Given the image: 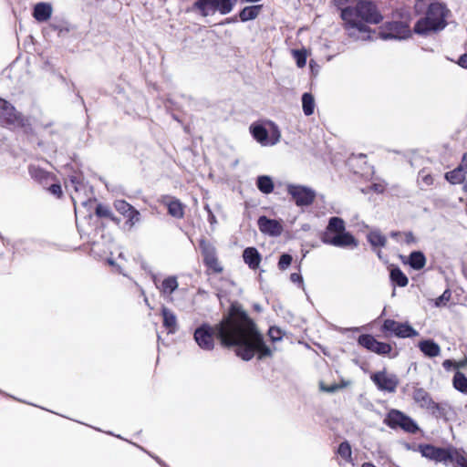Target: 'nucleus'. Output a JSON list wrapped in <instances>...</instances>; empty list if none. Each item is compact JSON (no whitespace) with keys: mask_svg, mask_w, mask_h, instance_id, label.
Instances as JSON below:
<instances>
[{"mask_svg":"<svg viewBox=\"0 0 467 467\" xmlns=\"http://www.w3.org/2000/svg\"><path fill=\"white\" fill-rule=\"evenodd\" d=\"M161 314L162 316L163 327L168 330L169 333H175L178 328L177 317L175 314L164 306L161 309Z\"/></svg>","mask_w":467,"mask_h":467,"instance_id":"obj_21","label":"nucleus"},{"mask_svg":"<svg viewBox=\"0 0 467 467\" xmlns=\"http://www.w3.org/2000/svg\"><path fill=\"white\" fill-rule=\"evenodd\" d=\"M466 177H445V179L451 184L463 183V189L467 192V180Z\"/></svg>","mask_w":467,"mask_h":467,"instance_id":"obj_47","label":"nucleus"},{"mask_svg":"<svg viewBox=\"0 0 467 467\" xmlns=\"http://www.w3.org/2000/svg\"><path fill=\"white\" fill-rule=\"evenodd\" d=\"M389 279L393 285H398L400 287H405L409 283L407 275L401 271V269L398 265H393L391 267L389 272Z\"/></svg>","mask_w":467,"mask_h":467,"instance_id":"obj_26","label":"nucleus"},{"mask_svg":"<svg viewBox=\"0 0 467 467\" xmlns=\"http://www.w3.org/2000/svg\"><path fill=\"white\" fill-rule=\"evenodd\" d=\"M367 240L372 247H384L387 238L379 230L370 231L367 234Z\"/></svg>","mask_w":467,"mask_h":467,"instance_id":"obj_29","label":"nucleus"},{"mask_svg":"<svg viewBox=\"0 0 467 467\" xmlns=\"http://www.w3.org/2000/svg\"><path fill=\"white\" fill-rule=\"evenodd\" d=\"M36 182L56 198L63 195L61 183L55 180L56 177H35Z\"/></svg>","mask_w":467,"mask_h":467,"instance_id":"obj_15","label":"nucleus"},{"mask_svg":"<svg viewBox=\"0 0 467 467\" xmlns=\"http://www.w3.org/2000/svg\"><path fill=\"white\" fill-rule=\"evenodd\" d=\"M349 383H350L349 381L341 380L340 384H338V385L340 386V389H343V388L348 386Z\"/></svg>","mask_w":467,"mask_h":467,"instance_id":"obj_61","label":"nucleus"},{"mask_svg":"<svg viewBox=\"0 0 467 467\" xmlns=\"http://www.w3.org/2000/svg\"><path fill=\"white\" fill-rule=\"evenodd\" d=\"M168 213L175 218H182L184 214L182 205L178 200L171 201L168 203Z\"/></svg>","mask_w":467,"mask_h":467,"instance_id":"obj_36","label":"nucleus"},{"mask_svg":"<svg viewBox=\"0 0 467 467\" xmlns=\"http://www.w3.org/2000/svg\"><path fill=\"white\" fill-rule=\"evenodd\" d=\"M451 296V292L450 289H445L444 292L435 299L434 306L436 307H441L446 306V304L450 301Z\"/></svg>","mask_w":467,"mask_h":467,"instance_id":"obj_42","label":"nucleus"},{"mask_svg":"<svg viewBox=\"0 0 467 467\" xmlns=\"http://www.w3.org/2000/svg\"><path fill=\"white\" fill-rule=\"evenodd\" d=\"M387 184L384 181L371 182V183L364 188H361L360 191L364 194H368L370 192H374L376 193H383L386 190Z\"/></svg>","mask_w":467,"mask_h":467,"instance_id":"obj_35","label":"nucleus"},{"mask_svg":"<svg viewBox=\"0 0 467 467\" xmlns=\"http://www.w3.org/2000/svg\"><path fill=\"white\" fill-rule=\"evenodd\" d=\"M302 107L305 115L310 116L314 113L315 99L310 93H304L302 96Z\"/></svg>","mask_w":467,"mask_h":467,"instance_id":"obj_34","label":"nucleus"},{"mask_svg":"<svg viewBox=\"0 0 467 467\" xmlns=\"http://www.w3.org/2000/svg\"><path fill=\"white\" fill-rule=\"evenodd\" d=\"M293 261V257L291 254L287 253H284L280 255L278 261V268L280 270H285L288 268Z\"/></svg>","mask_w":467,"mask_h":467,"instance_id":"obj_43","label":"nucleus"},{"mask_svg":"<svg viewBox=\"0 0 467 467\" xmlns=\"http://www.w3.org/2000/svg\"><path fill=\"white\" fill-rule=\"evenodd\" d=\"M287 192L292 196L297 206H308L313 203L316 192L306 186L289 184Z\"/></svg>","mask_w":467,"mask_h":467,"instance_id":"obj_10","label":"nucleus"},{"mask_svg":"<svg viewBox=\"0 0 467 467\" xmlns=\"http://www.w3.org/2000/svg\"><path fill=\"white\" fill-rule=\"evenodd\" d=\"M250 131L253 137L262 145L269 144L268 131L262 125L253 124L250 127Z\"/></svg>","mask_w":467,"mask_h":467,"instance_id":"obj_27","label":"nucleus"},{"mask_svg":"<svg viewBox=\"0 0 467 467\" xmlns=\"http://www.w3.org/2000/svg\"><path fill=\"white\" fill-rule=\"evenodd\" d=\"M437 451V446H434L432 444L429 443H421L418 446V451L420 452L421 456L430 460L433 461L435 460V453Z\"/></svg>","mask_w":467,"mask_h":467,"instance_id":"obj_33","label":"nucleus"},{"mask_svg":"<svg viewBox=\"0 0 467 467\" xmlns=\"http://www.w3.org/2000/svg\"><path fill=\"white\" fill-rule=\"evenodd\" d=\"M448 12L443 4L438 2L431 4L426 16L415 24L414 32L425 36L442 30L447 25Z\"/></svg>","mask_w":467,"mask_h":467,"instance_id":"obj_4","label":"nucleus"},{"mask_svg":"<svg viewBox=\"0 0 467 467\" xmlns=\"http://www.w3.org/2000/svg\"><path fill=\"white\" fill-rule=\"evenodd\" d=\"M268 336L273 342H276L283 338L284 333L279 327H271L268 330Z\"/></svg>","mask_w":467,"mask_h":467,"instance_id":"obj_44","label":"nucleus"},{"mask_svg":"<svg viewBox=\"0 0 467 467\" xmlns=\"http://www.w3.org/2000/svg\"><path fill=\"white\" fill-rule=\"evenodd\" d=\"M383 422L392 430L400 429L410 434L420 431L418 423L411 417L396 409H391L387 413Z\"/></svg>","mask_w":467,"mask_h":467,"instance_id":"obj_6","label":"nucleus"},{"mask_svg":"<svg viewBox=\"0 0 467 467\" xmlns=\"http://www.w3.org/2000/svg\"><path fill=\"white\" fill-rule=\"evenodd\" d=\"M456 171H463L467 173V152L463 155L461 164L452 172H446L444 175H450Z\"/></svg>","mask_w":467,"mask_h":467,"instance_id":"obj_48","label":"nucleus"},{"mask_svg":"<svg viewBox=\"0 0 467 467\" xmlns=\"http://www.w3.org/2000/svg\"><path fill=\"white\" fill-rule=\"evenodd\" d=\"M455 467H467V458L462 454H457L455 458Z\"/></svg>","mask_w":467,"mask_h":467,"instance_id":"obj_49","label":"nucleus"},{"mask_svg":"<svg viewBox=\"0 0 467 467\" xmlns=\"http://www.w3.org/2000/svg\"><path fill=\"white\" fill-rule=\"evenodd\" d=\"M220 5V0H198L193 5V9L198 10L202 16L214 14Z\"/></svg>","mask_w":467,"mask_h":467,"instance_id":"obj_18","label":"nucleus"},{"mask_svg":"<svg viewBox=\"0 0 467 467\" xmlns=\"http://www.w3.org/2000/svg\"><path fill=\"white\" fill-rule=\"evenodd\" d=\"M114 268H115V270H116L119 274H120V275H124V276H126V275H127L123 272V270H122V268H121V266H120L119 265H118V264H117V265H116Z\"/></svg>","mask_w":467,"mask_h":467,"instance_id":"obj_59","label":"nucleus"},{"mask_svg":"<svg viewBox=\"0 0 467 467\" xmlns=\"http://www.w3.org/2000/svg\"><path fill=\"white\" fill-rule=\"evenodd\" d=\"M466 364H467V360L461 361V362L457 363V365L459 367H456V368L459 369L460 368H464L466 366Z\"/></svg>","mask_w":467,"mask_h":467,"instance_id":"obj_62","label":"nucleus"},{"mask_svg":"<svg viewBox=\"0 0 467 467\" xmlns=\"http://www.w3.org/2000/svg\"><path fill=\"white\" fill-rule=\"evenodd\" d=\"M337 453L338 455L346 460L347 462L351 461V446L348 441H342L337 448Z\"/></svg>","mask_w":467,"mask_h":467,"instance_id":"obj_37","label":"nucleus"},{"mask_svg":"<svg viewBox=\"0 0 467 467\" xmlns=\"http://www.w3.org/2000/svg\"><path fill=\"white\" fill-rule=\"evenodd\" d=\"M408 265L416 271L421 270L426 265V256L421 251H412L408 258Z\"/></svg>","mask_w":467,"mask_h":467,"instance_id":"obj_25","label":"nucleus"},{"mask_svg":"<svg viewBox=\"0 0 467 467\" xmlns=\"http://www.w3.org/2000/svg\"><path fill=\"white\" fill-rule=\"evenodd\" d=\"M259 230L272 237H278L282 234L283 225L275 219H270L265 215H262L257 220Z\"/></svg>","mask_w":467,"mask_h":467,"instance_id":"obj_13","label":"nucleus"},{"mask_svg":"<svg viewBox=\"0 0 467 467\" xmlns=\"http://www.w3.org/2000/svg\"><path fill=\"white\" fill-rule=\"evenodd\" d=\"M203 264L208 270L212 271L214 274H221L223 271V267L219 263L218 257L208 260Z\"/></svg>","mask_w":467,"mask_h":467,"instance_id":"obj_40","label":"nucleus"},{"mask_svg":"<svg viewBox=\"0 0 467 467\" xmlns=\"http://www.w3.org/2000/svg\"><path fill=\"white\" fill-rule=\"evenodd\" d=\"M442 367L444 368L445 370L449 371L451 368H456V367L459 366L457 365V362H455L452 359H445L442 363Z\"/></svg>","mask_w":467,"mask_h":467,"instance_id":"obj_50","label":"nucleus"},{"mask_svg":"<svg viewBox=\"0 0 467 467\" xmlns=\"http://www.w3.org/2000/svg\"><path fill=\"white\" fill-rule=\"evenodd\" d=\"M107 263H108L109 265L113 266V267H115V266L117 265V263H116V262L114 261V259H112V258H108V259H107Z\"/></svg>","mask_w":467,"mask_h":467,"instance_id":"obj_60","label":"nucleus"},{"mask_svg":"<svg viewBox=\"0 0 467 467\" xmlns=\"http://www.w3.org/2000/svg\"><path fill=\"white\" fill-rule=\"evenodd\" d=\"M400 234V232L393 231V232L390 233V237L397 238Z\"/></svg>","mask_w":467,"mask_h":467,"instance_id":"obj_63","label":"nucleus"},{"mask_svg":"<svg viewBox=\"0 0 467 467\" xmlns=\"http://www.w3.org/2000/svg\"><path fill=\"white\" fill-rule=\"evenodd\" d=\"M412 399L421 409L427 410L434 402L430 393L423 388H415L412 392Z\"/></svg>","mask_w":467,"mask_h":467,"instance_id":"obj_19","label":"nucleus"},{"mask_svg":"<svg viewBox=\"0 0 467 467\" xmlns=\"http://www.w3.org/2000/svg\"><path fill=\"white\" fill-rule=\"evenodd\" d=\"M84 179V177H70L69 187L74 189V192L71 193V200L75 208L77 205H81L90 211L97 199L93 187L86 182Z\"/></svg>","mask_w":467,"mask_h":467,"instance_id":"obj_5","label":"nucleus"},{"mask_svg":"<svg viewBox=\"0 0 467 467\" xmlns=\"http://www.w3.org/2000/svg\"><path fill=\"white\" fill-rule=\"evenodd\" d=\"M233 4L231 0H220V5L217 10H219L221 14L226 15L231 12Z\"/></svg>","mask_w":467,"mask_h":467,"instance_id":"obj_45","label":"nucleus"},{"mask_svg":"<svg viewBox=\"0 0 467 467\" xmlns=\"http://www.w3.org/2000/svg\"><path fill=\"white\" fill-rule=\"evenodd\" d=\"M162 467L168 466L161 459L157 456H151Z\"/></svg>","mask_w":467,"mask_h":467,"instance_id":"obj_58","label":"nucleus"},{"mask_svg":"<svg viewBox=\"0 0 467 467\" xmlns=\"http://www.w3.org/2000/svg\"><path fill=\"white\" fill-rule=\"evenodd\" d=\"M382 39H403L410 36L411 33L409 26L401 21H393L386 23L379 33Z\"/></svg>","mask_w":467,"mask_h":467,"instance_id":"obj_9","label":"nucleus"},{"mask_svg":"<svg viewBox=\"0 0 467 467\" xmlns=\"http://www.w3.org/2000/svg\"><path fill=\"white\" fill-rule=\"evenodd\" d=\"M290 280L293 283H298V284L303 285V276L300 273H292L290 275Z\"/></svg>","mask_w":467,"mask_h":467,"instance_id":"obj_52","label":"nucleus"},{"mask_svg":"<svg viewBox=\"0 0 467 467\" xmlns=\"http://www.w3.org/2000/svg\"><path fill=\"white\" fill-rule=\"evenodd\" d=\"M199 248L202 255L203 263L217 257L215 246L204 237L199 240Z\"/></svg>","mask_w":467,"mask_h":467,"instance_id":"obj_24","label":"nucleus"},{"mask_svg":"<svg viewBox=\"0 0 467 467\" xmlns=\"http://www.w3.org/2000/svg\"><path fill=\"white\" fill-rule=\"evenodd\" d=\"M207 214H208V216H207V220H208L209 223H210L211 225L215 224V223H217V221H216V217H215V215L213 214V211H212V210H209V213H207Z\"/></svg>","mask_w":467,"mask_h":467,"instance_id":"obj_56","label":"nucleus"},{"mask_svg":"<svg viewBox=\"0 0 467 467\" xmlns=\"http://www.w3.org/2000/svg\"><path fill=\"white\" fill-rule=\"evenodd\" d=\"M405 242L407 244H410L416 242V239L411 232H407L405 234Z\"/></svg>","mask_w":467,"mask_h":467,"instance_id":"obj_55","label":"nucleus"},{"mask_svg":"<svg viewBox=\"0 0 467 467\" xmlns=\"http://www.w3.org/2000/svg\"><path fill=\"white\" fill-rule=\"evenodd\" d=\"M358 345L378 355H388L391 352L392 347L386 342L378 341L370 334H362L358 338Z\"/></svg>","mask_w":467,"mask_h":467,"instance_id":"obj_11","label":"nucleus"},{"mask_svg":"<svg viewBox=\"0 0 467 467\" xmlns=\"http://www.w3.org/2000/svg\"><path fill=\"white\" fill-rule=\"evenodd\" d=\"M256 186L265 194L272 192L274 190L272 177H257Z\"/></svg>","mask_w":467,"mask_h":467,"instance_id":"obj_32","label":"nucleus"},{"mask_svg":"<svg viewBox=\"0 0 467 467\" xmlns=\"http://www.w3.org/2000/svg\"><path fill=\"white\" fill-rule=\"evenodd\" d=\"M292 54L294 58L296 61V65L298 67H304L306 63V54L305 50H292Z\"/></svg>","mask_w":467,"mask_h":467,"instance_id":"obj_41","label":"nucleus"},{"mask_svg":"<svg viewBox=\"0 0 467 467\" xmlns=\"http://www.w3.org/2000/svg\"><path fill=\"white\" fill-rule=\"evenodd\" d=\"M216 337L223 348H235V354L244 361L251 360L255 353L258 358L272 356L270 348L254 321L238 302L231 303L229 309L219 323L212 327L202 323L193 332V339L204 351H212Z\"/></svg>","mask_w":467,"mask_h":467,"instance_id":"obj_1","label":"nucleus"},{"mask_svg":"<svg viewBox=\"0 0 467 467\" xmlns=\"http://www.w3.org/2000/svg\"><path fill=\"white\" fill-rule=\"evenodd\" d=\"M457 63L460 67L467 68V54L462 55Z\"/></svg>","mask_w":467,"mask_h":467,"instance_id":"obj_54","label":"nucleus"},{"mask_svg":"<svg viewBox=\"0 0 467 467\" xmlns=\"http://www.w3.org/2000/svg\"><path fill=\"white\" fill-rule=\"evenodd\" d=\"M262 7L263 5H261L244 7L239 14L241 21L246 22L249 20L255 19L259 16Z\"/></svg>","mask_w":467,"mask_h":467,"instance_id":"obj_28","label":"nucleus"},{"mask_svg":"<svg viewBox=\"0 0 467 467\" xmlns=\"http://www.w3.org/2000/svg\"><path fill=\"white\" fill-rule=\"evenodd\" d=\"M321 389L326 391V392H328V393H334L336 392L337 390H338L340 389V386L337 385V384H332L328 387H325L323 385V383H321V386H320Z\"/></svg>","mask_w":467,"mask_h":467,"instance_id":"obj_51","label":"nucleus"},{"mask_svg":"<svg viewBox=\"0 0 467 467\" xmlns=\"http://www.w3.org/2000/svg\"><path fill=\"white\" fill-rule=\"evenodd\" d=\"M452 384L455 389L461 393L467 394V377L460 370H456L454 373Z\"/></svg>","mask_w":467,"mask_h":467,"instance_id":"obj_30","label":"nucleus"},{"mask_svg":"<svg viewBox=\"0 0 467 467\" xmlns=\"http://www.w3.org/2000/svg\"><path fill=\"white\" fill-rule=\"evenodd\" d=\"M152 279L156 287L160 290L161 296L168 301H172V294L178 289L179 283L175 275H170L164 278L161 284L158 285L156 275H152Z\"/></svg>","mask_w":467,"mask_h":467,"instance_id":"obj_14","label":"nucleus"},{"mask_svg":"<svg viewBox=\"0 0 467 467\" xmlns=\"http://www.w3.org/2000/svg\"><path fill=\"white\" fill-rule=\"evenodd\" d=\"M341 18L348 28H356L359 32H368L365 23L378 24L382 20L376 6L369 1H358L355 7L341 9Z\"/></svg>","mask_w":467,"mask_h":467,"instance_id":"obj_2","label":"nucleus"},{"mask_svg":"<svg viewBox=\"0 0 467 467\" xmlns=\"http://www.w3.org/2000/svg\"><path fill=\"white\" fill-rule=\"evenodd\" d=\"M2 119L14 128L24 127L27 119L7 101L2 99Z\"/></svg>","mask_w":467,"mask_h":467,"instance_id":"obj_12","label":"nucleus"},{"mask_svg":"<svg viewBox=\"0 0 467 467\" xmlns=\"http://www.w3.org/2000/svg\"><path fill=\"white\" fill-rule=\"evenodd\" d=\"M323 244L335 247H358V242L355 236L346 231L345 222L342 218L333 216L329 218L328 223L320 236Z\"/></svg>","mask_w":467,"mask_h":467,"instance_id":"obj_3","label":"nucleus"},{"mask_svg":"<svg viewBox=\"0 0 467 467\" xmlns=\"http://www.w3.org/2000/svg\"><path fill=\"white\" fill-rule=\"evenodd\" d=\"M382 331L389 332L400 338H411L419 335L418 331L409 322L400 323L390 318L384 320Z\"/></svg>","mask_w":467,"mask_h":467,"instance_id":"obj_8","label":"nucleus"},{"mask_svg":"<svg viewBox=\"0 0 467 467\" xmlns=\"http://www.w3.org/2000/svg\"><path fill=\"white\" fill-rule=\"evenodd\" d=\"M370 379L380 391L393 393L400 384L396 374L388 373L386 369L376 371L370 375Z\"/></svg>","mask_w":467,"mask_h":467,"instance_id":"obj_7","label":"nucleus"},{"mask_svg":"<svg viewBox=\"0 0 467 467\" xmlns=\"http://www.w3.org/2000/svg\"><path fill=\"white\" fill-rule=\"evenodd\" d=\"M428 411L436 419H442L449 420L453 414L452 408L448 403H437L433 402Z\"/></svg>","mask_w":467,"mask_h":467,"instance_id":"obj_17","label":"nucleus"},{"mask_svg":"<svg viewBox=\"0 0 467 467\" xmlns=\"http://www.w3.org/2000/svg\"><path fill=\"white\" fill-rule=\"evenodd\" d=\"M273 136L275 137L271 141L269 140V144L271 145H275V143H277L280 140V132L279 130H277L276 127H275V130H274V132H273Z\"/></svg>","mask_w":467,"mask_h":467,"instance_id":"obj_53","label":"nucleus"},{"mask_svg":"<svg viewBox=\"0 0 467 467\" xmlns=\"http://www.w3.org/2000/svg\"><path fill=\"white\" fill-rule=\"evenodd\" d=\"M457 454V450L451 446L437 447L434 462L443 463L447 466L449 463L455 462Z\"/></svg>","mask_w":467,"mask_h":467,"instance_id":"obj_16","label":"nucleus"},{"mask_svg":"<svg viewBox=\"0 0 467 467\" xmlns=\"http://www.w3.org/2000/svg\"><path fill=\"white\" fill-rule=\"evenodd\" d=\"M243 259L250 269L255 270L259 267L262 256L255 247H247L243 251Z\"/></svg>","mask_w":467,"mask_h":467,"instance_id":"obj_20","label":"nucleus"},{"mask_svg":"<svg viewBox=\"0 0 467 467\" xmlns=\"http://www.w3.org/2000/svg\"><path fill=\"white\" fill-rule=\"evenodd\" d=\"M124 216L127 218L126 224L130 228L140 221V213L136 208H132L130 213L129 212Z\"/></svg>","mask_w":467,"mask_h":467,"instance_id":"obj_39","label":"nucleus"},{"mask_svg":"<svg viewBox=\"0 0 467 467\" xmlns=\"http://www.w3.org/2000/svg\"><path fill=\"white\" fill-rule=\"evenodd\" d=\"M52 11L50 4L38 3L34 7L33 16L38 22H46L51 17Z\"/></svg>","mask_w":467,"mask_h":467,"instance_id":"obj_23","label":"nucleus"},{"mask_svg":"<svg viewBox=\"0 0 467 467\" xmlns=\"http://www.w3.org/2000/svg\"><path fill=\"white\" fill-rule=\"evenodd\" d=\"M418 347L429 358H435L441 353L440 346L433 339H423L419 342Z\"/></svg>","mask_w":467,"mask_h":467,"instance_id":"obj_22","label":"nucleus"},{"mask_svg":"<svg viewBox=\"0 0 467 467\" xmlns=\"http://www.w3.org/2000/svg\"><path fill=\"white\" fill-rule=\"evenodd\" d=\"M140 293H141V295H142V296H143V297H144V303H145V305L149 307V309H150V310H151V309H153V307L150 306V302H149L148 297H147V296H146V295H145V291H144V289H143V288H141V287H140Z\"/></svg>","mask_w":467,"mask_h":467,"instance_id":"obj_57","label":"nucleus"},{"mask_svg":"<svg viewBox=\"0 0 467 467\" xmlns=\"http://www.w3.org/2000/svg\"><path fill=\"white\" fill-rule=\"evenodd\" d=\"M94 213L99 218H108L113 222H118L119 220L113 214L109 205L103 203H97L95 206Z\"/></svg>","mask_w":467,"mask_h":467,"instance_id":"obj_31","label":"nucleus"},{"mask_svg":"<svg viewBox=\"0 0 467 467\" xmlns=\"http://www.w3.org/2000/svg\"><path fill=\"white\" fill-rule=\"evenodd\" d=\"M362 467H377V466L374 465L372 462H364L362 464Z\"/></svg>","mask_w":467,"mask_h":467,"instance_id":"obj_64","label":"nucleus"},{"mask_svg":"<svg viewBox=\"0 0 467 467\" xmlns=\"http://www.w3.org/2000/svg\"><path fill=\"white\" fill-rule=\"evenodd\" d=\"M114 207L115 209L120 213L122 214L123 216L128 213L129 212L130 213V211L132 210V208H134L131 204H130L128 202H126L125 200H116L114 202Z\"/></svg>","mask_w":467,"mask_h":467,"instance_id":"obj_38","label":"nucleus"},{"mask_svg":"<svg viewBox=\"0 0 467 467\" xmlns=\"http://www.w3.org/2000/svg\"><path fill=\"white\" fill-rule=\"evenodd\" d=\"M417 183L421 190H425L427 187L433 184V177H420L418 178Z\"/></svg>","mask_w":467,"mask_h":467,"instance_id":"obj_46","label":"nucleus"}]
</instances>
